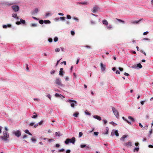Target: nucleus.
Segmentation results:
<instances>
[{"label":"nucleus","instance_id":"1","mask_svg":"<svg viewBox=\"0 0 153 153\" xmlns=\"http://www.w3.org/2000/svg\"><path fill=\"white\" fill-rule=\"evenodd\" d=\"M3 136H1L0 138L2 139L4 141H6L8 140L9 137V134L8 132L6 131H4L3 132Z\"/></svg>","mask_w":153,"mask_h":153},{"label":"nucleus","instance_id":"2","mask_svg":"<svg viewBox=\"0 0 153 153\" xmlns=\"http://www.w3.org/2000/svg\"><path fill=\"white\" fill-rule=\"evenodd\" d=\"M55 82L56 85L62 88H64L65 87V85L62 83L61 79L59 77H56Z\"/></svg>","mask_w":153,"mask_h":153},{"label":"nucleus","instance_id":"3","mask_svg":"<svg viewBox=\"0 0 153 153\" xmlns=\"http://www.w3.org/2000/svg\"><path fill=\"white\" fill-rule=\"evenodd\" d=\"M66 102L70 103L71 106L73 108H74L75 106H77L78 105L77 102L75 100L69 99L67 100Z\"/></svg>","mask_w":153,"mask_h":153},{"label":"nucleus","instance_id":"4","mask_svg":"<svg viewBox=\"0 0 153 153\" xmlns=\"http://www.w3.org/2000/svg\"><path fill=\"white\" fill-rule=\"evenodd\" d=\"M111 108L112 109L114 115L117 118H118L119 117V114L118 111L113 106H111Z\"/></svg>","mask_w":153,"mask_h":153},{"label":"nucleus","instance_id":"5","mask_svg":"<svg viewBox=\"0 0 153 153\" xmlns=\"http://www.w3.org/2000/svg\"><path fill=\"white\" fill-rule=\"evenodd\" d=\"M0 4L3 6H10L12 4V3L5 1H1Z\"/></svg>","mask_w":153,"mask_h":153},{"label":"nucleus","instance_id":"6","mask_svg":"<svg viewBox=\"0 0 153 153\" xmlns=\"http://www.w3.org/2000/svg\"><path fill=\"white\" fill-rule=\"evenodd\" d=\"M11 8L15 12H18L19 9V6L17 5H14L12 6Z\"/></svg>","mask_w":153,"mask_h":153},{"label":"nucleus","instance_id":"7","mask_svg":"<svg viewBox=\"0 0 153 153\" xmlns=\"http://www.w3.org/2000/svg\"><path fill=\"white\" fill-rule=\"evenodd\" d=\"M13 134H14L17 137H19L21 135V133L20 130H18L13 132Z\"/></svg>","mask_w":153,"mask_h":153},{"label":"nucleus","instance_id":"8","mask_svg":"<svg viewBox=\"0 0 153 153\" xmlns=\"http://www.w3.org/2000/svg\"><path fill=\"white\" fill-rule=\"evenodd\" d=\"M114 135L117 137H118L119 136V134L117 130H113L112 131L111 133V136H113Z\"/></svg>","mask_w":153,"mask_h":153},{"label":"nucleus","instance_id":"9","mask_svg":"<svg viewBox=\"0 0 153 153\" xmlns=\"http://www.w3.org/2000/svg\"><path fill=\"white\" fill-rule=\"evenodd\" d=\"M142 67V66L140 63H138L137 65H133L132 67V68L136 69H139L141 68Z\"/></svg>","mask_w":153,"mask_h":153},{"label":"nucleus","instance_id":"10","mask_svg":"<svg viewBox=\"0 0 153 153\" xmlns=\"http://www.w3.org/2000/svg\"><path fill=\"white\" fill-rule=\"evenodd\" d=\"M99 9V7L98 6L96 5L93 7L92 12L93 13H96Z\"/></svg>","mask_w":153,"mask_h":153},{"label":"nucleus","instance_id":"11","mask_svg":"<svg viewBox=\"0 0 153 153\" xmlns=\"http://www.w3.org/2000/svg\"><path fill=\"white\" fill-rule=\"evenodd\" d=\"M55 96L56 97L60 98L62 99H63L65 97L64 96L58 93H56L55 94Z\"/></svg>","mask_w":153,"mask_h":153},{"label":"nucleus","instance_id":"12","mask_svg":"<svg viewBox=\"0 0 153 153\" xmlns=\"http://www.w3.org/2000/svg\"><path fill=\"white\" fill-rule=\"evenodd\" d=\"M39 11V9L37 8H36L33 11H31V15H34L35 14H36Z\"/></svg>","mask_w":153,"mask_h":153},{"label":"nucleus","instance_id":"13","mask_svg":"<svg viewBox=\"0 0 153 153\" xmlns=\"http://www.w3.org/2000/svg\"><path fill=\"white\" fill-rule=\"evenodd\" d=\"M124 146L128 147L130 146H131L132 145V143L131 142H128L125 143H123Z\"/></svg>","mask_w":153,"mask_h":153},{"label":"nucleus","instance_id":"14","mask_svg":"<svg viewBox=\"0 0 153 153\" xmlns=\"http://www.w3.org/2000/svg\"><path fill=\"white\" fill-rule=\"evenodd\" d=\"M80 147L82 148H84L86 147V149H91V147L89 146H86L85 144H81Z\"/></svg>","mask_w":153,"mask_h":153},{"label":"nucleus","instance_id":"15","mask_svg":"<svg viewBox=\"0 0 153 153\" xmlns=\"http://www.w3.org/2000/svg\"><path fill=\"white\" fill-rule=\"evenodd\" d=\"M75 142V138L74 137H72L71 139H69L70 143L74 144Z\"/></svg>","mask_w":153,"mask_h":153},{"label":"nucleus","instance_id":"16","mask_svg":"<svg viewBox=\"0 0 153 153\" xmlns=\"http://www.w3.org/2000/svg\"><path fill=\"white\" fill-rule=\"evenodd\" d=\"M143 19H140L138 21H134L131 22V23L133 24H138Z\"/></svg>","mask_w":153,"mask_h":153},{"label":"nucleus","instance_id":"17","mask_svg":"<svg viewBox=\"0 0 153 153\" xmlns=\"http://www.w3.org/2000/svg\"><path fill=\"white\" fill-rule=\"evenodd\" d=\"M100 66L101 67V69L102 71H104L105 70V66L102 63H101Z\"/></svg>","mask_w":153,"mask_h":153},{"label":"nucleus","instance_id":"18","mask_svg":"<svg viewBox=\"0 0 153 153\" xmlns=\"http://www.w3.org/2000/svg\"><path fill=\"white\" fill-rule=\"evenodd\" d=\"M94 118L97 120H98L100 121L101 120V117L97 115H94L93 116Z\"/></svg>","mask_w":153,"mask_h":153},{"label":"nucleus","instance_id":"19","mask_svg":"<svg viewBox=\"0 0 153 153\" xmlns=\"http://www.w3.org/2000/svg\"><path fill=\"white\" fill-rule=\"evenodd\" d=\"M77 4H82L84 5H87L88 4V3L87 1H84L83 2H77Z\"/></svg>","mask_w":153,"mask_h":153},{"label":"nucleus","instance_id":"20","mask_svg":"<svg viewBox=\"0 0 153 153\" xmlns=\"http://www.w3.org/2000/svg\"><path fill=\"white\" fill-rule=\"evenodd\" d=\"M11 25L10 24H8L7 25H3L2 26V27L3 28H6L7 27H11Z\"/></svg>","mask_w":153,"mask_h":153},{"label":"nucleus","instance_id":"21","mask_svg":"<svg viewBox=\"0 0 153 153\" xmlns=\"http://www.w3.org/2000/svg\"><path fill=\"white\" fill-rule=\"evenodd\" d=\"M20 23L21 24H22L23 25H26V21L25 20L23 19H20Z\"/></svg>","mask_w":153,"mask_h":153},{"label":"nucleus","instance_id":"22","mask_svg":"<svg viewBox=\"0 0 153 153\" xmlns=\"http://www.w3.org/2000/svg\"><path fill=\"white\" fill-rule=\"evenodd\" d=\"M122 119L123 120H124L126 122L128 123L130 125H131V123L129 121L127 120L124 117H123Z\"/></svg>","mask_w":153,"mask_h":153},{"label":"nucleus","instance_id":"23","mask_svg":"<svg viewBox=\"0 0 153 153\" xmlns=\"http://www.w3.org/2000/svg\"><path fill=\"white\" fill-rule=\"evenodd\" d=\"M128 136V135H124L120 138V140L121 141H123Z\"/></svg>","mask_w":153,"mask_h":153},{"label":"nucleus","instance_id":"24","mask_svg":"<svg viewBox=\"0 0 153 153\" xmlns=\"http://www.w3.org/2000/svg\"><path fill=\"white\" fill-rule=\"evenodd\" d=\"M102 23L105 25H107L108 24V23L106 20L104 19L102 21Z\"/></svg>","mask_w":153,"mask_h":153},{"label":"nucleus","instance_id":"25","mask_svg":"<svg viewBox=\"0 0 153 153\" xmlns=\"http://www.w3.org/2000/svg\"><path fill=\"white\" fill-rule=\"evenodd\" d=\"M139 149L140 148L139 146L135 147L134 149L133 152H138L139 151Z\"/></svg>","mask_w":153,"mask_h":153},{"label":"nucleus","instance_id":"26","mask_svg":"<svg viewBox=\"0 0 153 153\" xmlns=\"http://www.w3.org/2000/svg\"><path fill=\"white\" fill-rule=\"evenodd\" d=\"M108 130H109V128L108 127H106V129L105 131L103 133V134H107L108 133Z\"/></svg>","mask_w":153,"mask_h":153},{"label":"nucleus","instance_id":"27","mask_svg":"<svg viewBox=\"0 0 153 153\" xmlns=\"http://www.w3.org/2000/svg\"><path fill=\"white\" fill-rule=\"evenodd\" d=\"M108 30H111L113 28V26L112 25H108L106 26Z\"/></svg>","mask_w":153,"mask_h":153},{"label":"nucleus","instance_id":"28","mask_svg":"<svg viewBox=\"0 0 153 153\" xmlns=\"http://www.w3.org/2000/svg\"><path fill=\"white\" fill-rule=\"evenodd\" d=\"M25 132L28 134L29 135H30V136L32 135V134L29 132V131L28 129H26L25 130Z\"/></svg>","mask_w":153,"mask_h":153},{"label":"nucleus","instance_id":"29","mask_svg":"<svg viewBox=\"0 0 153 153\" xmlns=\"http://www.w3.org/2000/svg\"><path fill=\"white\" fill-rule=\"evenodd\" d=\"M51 23V21L49 20H44V23L45 24H50Z\"/></svg>","mask_w":153,"mask_h":153},{"label":"nucleus","instance_id":"30","mask_svg":"<svg viewBox=\"0 0 153 153\" xmlns=\"http://www.w3.org/2000/svg\"><path fill=\"white\" fill-rule=\"evenodd\" d=\"M128 118L130 119L132 122H134L135 121V120L134 118L131 116H128Z\"/></svg>","mask_w":153,"mask_h":153},{"label":"nucleus","instance_id":"31","mask_svg":"<svg viewBox=\"0 0 153 153\" xmlns=\"http://www.w3.org/2000/svg\"><path fill=\"white\" fill-rule=\"evenodd\" d=\"M79 114V113L78 112H76L73 114V116L75 117H78Z\"/></svg>","mask_w":153,"mask_h":153},{"label":"nucleus","instance_id":"32","mask_svg":"<svg viewBox=\"0 0 153 153\" xmlns=\"http://www.w3.org/2000/svg\"><path fill=\"white\" fill-rule=\"evenodd\" d=\"M69 141V139L68 138L67 139L65 140V143L66 144H68L69 143H70Z\"/></svg>","mask_w":153,"mask_h":153},{"label":"nucleus","instance_id":"33","mask_svg":"<svg viewBox=\"0 0 153 153\" xmlns=\"http://www.w3.org/2000/svg\"><path fill=\"white\" fill-rule=\"evenodd\" d=\"M30 27H35L37 26V25L36 24H31L30 25Z\"/></svg>","mask_w":153,"mask_h":153},{"label":"nucleus","instance_id":"34","mask_svg":"<svg viewBox=\"0 0 153 153\" xmlns=\"http://www.w3.org/2000/svg\"><path fill=\"white\" fill-rule=\"evenodd\" d=\"M46 96L48 97L50 100H51V96L49 94H47Z\"/></svg>","mask_w":153,"mask_h":153},{"label":"nucleus","instance_id":"35","mask_svg":"<svg viewBox=\"0 0 153 153\" xmlns=\"http://www.w3.org/2000/svg\"><path fill=\"white\" fill-rule=\"evenodd\" d=\"M39 23L40 24H43L44 23V20H40L39 21Z\"/></svg>","mask_w":153,"mask_h":153},{"label":"nucleus","instance_id":"36","mask_svg":"<svg viewBox=\"0 0 153 153\" xmlns=\"http://www.w3.org/2000/svg\"><path fill=\"white\" fill-rule=\"evenodd\" d=\"M52 15V14L50 13H47L45 14V16L46 17L48 16H51Z\"/></svg>","mask_w":153,"mask_h":153},{"label":"nucleus","instance_id":"37","mask_svg":"<svg viewBox=\"0 0 153 153\" xmlns=\"http://www.w3.org/2000/svg\"><path fill=\"white\" fill-rule=\"evenodd\" d=\"M12 16L14 18H17V14L16 13H13L12 14Z\"/></svg>","mask_w":153,"mask_h":153},{"label":"nucleus","instance_id":"38","mask_svg":"<svg viewBox=\"0 0 153 153\" xmlns=\"http://www.w3.org/2000/svg\"><path fill=\"white\" fill-rule=\"evenodd\" d=\"M55 134H56V136L60 137L61 136V135L60 134V133L59 132H56L55 133Z\"/></svg>","mask_w":153,"mask_h":153},{"label":"nucleus","instance_id":"39","mask_svg":"<svg viewBox=\"0 0 153 153\" xmlns=\"http://www.w3.org/2000/svg\"><path fill=\"white\" fill-rule=\"evenodd\" d=\"M38 117V115L37 114H35L33 115L31 117V118L33 119H36Z\"/></svg>","mask_w":153,"mask_h":153},{"label":"nucleus","instance_id":"40","mask_svg":"<svg viewBox=\"0 0 153 153\" xmlns=\"http://www.w3.org/2000/svg\"><path fill=\"white\" fill-rule=\"evenodd\" d=\"M54 41L55 42H56L58 41V38L57 37H55L54 38Z\"/></svg>","mask_w":153,"mask_h":153},{"label":"nucleus","instance_id":"41","mask_svg":"<svg viewBox=\"0 0 153 153\" xmlns=\"http://www.w3.org/2000/svg\"><path fill=\"white\" fill-rule=\"evenodd\" d=\"M83 135V133L82 132H80L79 134V137L80 138Z\"/></svg>","mask_w":153,"mask_h":153},{"label":"nucleus","instance_id":"42","mask_svg":"<svg viewBox=\"0 0 153 153\" xmlns=\"http://www.w3.org/2000/svg\"><path fill=\"white\" fill-rule=\"evenodd\" d=\"M66 18L68 19H70L71 18V16L70 15L68 14L66 16Z\"/></svg>","mask_w":153,"mask_h":153},{"label":"nucleus","instance_id":"43","mask_svg":"<svg viewBox=\"0 0 153 153\" xmlns=\"http://www.w3.org/2000/svg\"><path fill=\"white\" fill-rule=\"evenodd\" d=\"M87 110H86L85 112V114L86 115H91V114L89 112H87Z\"/></svg>","mask_w":153,"mask_h":153},{"label":"nucleus","instance_id":"44","mask_svg":"<svg viewBox=\"0 0 153 153\" xmlns=\"http://www.w3.org/2000/svg\"><path fill=\"white\" fill-rule=\"evenodd\" d=\"M59 74L60 75L63 76L64 75V72L63 71H60Z\"/></svg>","mask_w":153,"mask_h":153},{"label":"nucleus","instance_id":"45","mask_svg":"<svg viewBox=\"0 0 153 153\" xmlns=\"http://www.w3.org/2000/svg\"><path fill=\"white\" fill-rule=\"evenodd\" d=\"M110 123L112 124V125H113L114 126H116V125H117V124L116 123H115L113 121L110 122Z\"/></svg>","mask_w":153,"mask_h":153},{"label":"nucleus","instance_id":"46","mask_svg":"<svg viewBox=\"0 0 153 153\" xmlns=\"http://www.w3.org/2000/svg\"><path fill=\"white\" fill-rule=\"evenodd\" d=\"M99 132L97 131H96L94 132V135L97 136L98 135Z\"/></svg>","mask_w":153,"mask_h":153},{"label":"nucleus","instance_id":"47","mask_svg":"<svg viewBox=\"0 0 153 153\" xmlns=\"http://www.w3.org/2000/svg\"><path fill=\"white\" fill-rule=\"evenodd\" d=\"M60 19L62 21H64L65 20V17H60Z\"/></svg>","mask_w":153,"mask_h":153},{"label":"nucleus","instance_id":"48","mask_svg":"<svg viewBox=\"0 0 153 153\" xmlns=\"http://www.w3.org/2000/svg\"><path fill=\"white\" fill-rule=\"evenodd\" d=\"M58 151L59 152H63L65 151V149L63 148H62L61 149L58 150Z\"/></svg>","mask_w":153,"mask_h":153},{"label":"nucleus","instance_id":"49","mask_svg":"<svg viewBox=\"0 0 153 153\" xmlns=\"http://www.w3.org/2000/svg\"><path fill=\"white\" fill-rule=\"evenodd\" d=\"M60 51V49L59 48H57L55 49V51L56 52H58Z\"/></svg>","mask_w":153,"mask_h":153},{"label":"nucleus","instance_id":"50","mask_svg":"<svg viewBox=\"0 0 153 153\" xmlns=\"http://www.w3.org/2000/svg\"><path fill=\"white\" fill-rule=\"evenodd\" d=\"M31 140L33 142L35 143L36 142V139L33 138H31Z\"/></svg>","mask_w":153,"mask_h":153},{"label":"nucleus","instance_id":"51","mask_svg":"<svg viewBox=\"0 0 153 153\" xmlns=\"http://www.w3.org/2000/svg\"><path fill=\"white\" fill-rule=\"evenodd\" d=\"M71 34L73 36H74L75 33L74 31H73V30L71 31Z\"/></svg>","mask_w":153,"mask_h":153},{"label":"nucleus","instance_id":"52","mask_svg":"<svg viewBox=\"0 0 153 153\" xmlns=\"http://www.w3.org/2000/svg\"><path fill=\"white\" fill-rule=\"evenodd\" d=\"M83 47H85L86 48L91 49V47L88 45H86V46H83Z\"/></svg>","mask_w":153,"mask_h":153},{"label":"nucleus","instance_id":"53","mask_svg":"<svg viewBox=\"0 0 153 153\" xmlns=\"http://www.w3.org/2000/svg\"><path fill=\"white\" fill-rule=\"evenodd\" d=\"M43 120H41L40 122H39V123H38V124H39V125H41L42 124V123H43Z\"/></svg>","mask_w":153,"mask_h":153},{"label":"nucleus","instance_id":"54","mask_svg":"<svg viewBox=\"0 0 153 153\" xmlns=\"http://www.w3.org/2000/svg\"><path fill=\"white\" fill-rule=\"evenodd\" d=\"M116 19L119 22H122V23L124 22V21L122 20H121V19Z\"/></svg>","mask_w":153,"mask_h":153},{"label":"nucleus","instance_id":"55","mask_svg":"<svg viewBox=\"0 0 153 153\" xmlns=\"http://www.w3.org/2000/svg\"><path fill=\"white\" fill-rule=\"evenodd\" d=\"M48 41L50 43H51L53 41V39L52 38H50L48 39Z\"/></svg>","mask_w":153,"mask_h":153},{"label":"nucleus","instance_id":"56","mask_svg":"<svg viewBox=\"0 0 153 153\" xmlns=\"http://www.w3.org/2000/svg\"><path fill=\"white\" fill-rule=\"evenodd\" d=\"M140 52L143 53L145 56L146 55V53L143 50H141L140 51Z\"/></svg>","mask_w":153,"mask_h":153},{"label":"nucleus","instance_id":"57","mask_svg":"<svg viewBox=\"0 0 153 153\" xmlns=\"http://www.w3.org/2000/svg\"><path fill=\"white\" fill-rule=\"evenodd\" d=\"M60 146V145L59 144L57 143L54 146V147L58 148Z\"/></svg>","mask_w":153,"mask_h":153},{"label":"nucleus","instance_id":"58","mask_svg":"<svg viewBox=\"0 0 153 153\" xmlns=\"http://www.w3.org/2000/svg\"><path fill=\"white\" fill-rule=\"evenodd\" d=\"M134 144H135V146H137V147L139 146V143L138 142L135 143Z\"/></svg>","mask_w":153,"mask_h":153},{"label":"nucleus","instance_id":"59","mask_svg":"<svg viewBox=\"0 0 153 153\" xmlns=\"http://www.w3.org/2000/svg\"><path fill=\"white\" fill-rule=\"evenodd\" d=\"M73 19L74 20H76V21H77L78 22H79V19L77 18H76V17H74Z\"/></svg>","mask_w":153,"mask_h":153},{"label":"nucleus","instance_id":"60","mask_svg":"<svg viewBox=\"0 0 153 153\" xmlns=\"http://www.w3.org/2000/svg\"><path fill=\"white\" fill-rule=\"evenodd\" d=\"M35 123L33 122H32L30 123L29 125L31 126H33L34 124Z\"/></svg>","mask_w":153,"mask_h":153},{"label":"nucleus","instance_id":"61","mask_svg":"<svg viewBox=\"0 0 153 153\" xmlns=\"http://www.w3.org/2000/svg\"><path fill=\"white\" fill-rule=\"evenodd\" d=\"M149 33V32L148 31H146L145 32L143 33V35H146L147 34H148V33Z\"/></svg>","mask_w":153,"mask_h":153},{"label":"nucleus","instance_id":"62","mask_svg":"<svg viewBox=\"0 0 153 153\" xmlns=\"http://www.w3.org/2000/svg\"><path fill=\"white\" fill-rule=\"evenodd\" d=\"M55 72V71H54L53 70H52L50 72V73L51 74H54V73Z\"/></svg>","mask_w":153,"mask_h":153},{"label":"nucleus","instance_id":"63","mask_svg":"<svg viewBox=\"0 0 153 153\" xmlns=\"http://www.w3.org/2000/svg\"><path fill=\"white\" fill-rule=\"evenodd\" d=\"M27 135H26V134H25L24 135V136H23V137H22V138L23 139H25V138H27Z\"/></svg>","mask_w":153,"mask_h":153},{"label":"nucleus","instance_id":"64","mask_svg":"<svg viewBox=\"0 0 153 153\" xmlns=\"http://www.w3.org/2000/svg\"><path fill=\"white\" fill-rule=\"evenodd\" d=\"M71 152V150L70 149H68L66 151V153H70Z\"/></svg>","mask_w":153,"mask_h":153}]
</instances>
